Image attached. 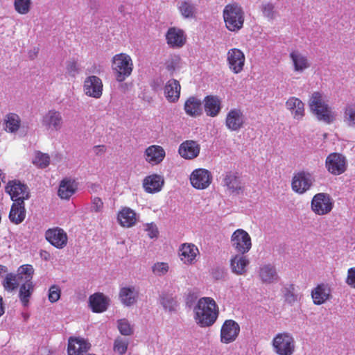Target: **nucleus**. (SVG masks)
<instances>
[{"instance_id":"1","label":"nucleus","mask_w":355,"mask_h":355,"mask_svg":"<svg viewBox=\"0 0 355 355\" xmlns=\"http://www.w3.org/2000/svg\"><path fill=\"white\" fill-rule=\"evenodd\" d=\"M309 106L312 114L319 121L331 124L336 119V112L327 103L324 94L320 92H314L311 94Z\"/></svg>"},{"instance_id":"2","label":"nucleus","mask_w":355,"mask_h":355,"mask_svg":"<svg viewBox=\"0 0 355 355\" xmlns=\"http://www.w3.org/2000/svg\"><path fill=\"white\" fill-rule=\"evenodd\" d=\"M223 18L229 31H238L243 26L244 12L237 3H230L224 8Z\"/></svg>"},{"instance_id":"3","label":"nucleus","mask_w":355,"mask_h":355,"mask_svg":"<svg viewBox=\"0 0 355 355\" xmlns=\"http://www.w3.org/2000/svg\"><path fill=\"white\" fill-rule=\"evenodd\" d=\"M273 352L277 355H293L296 343L293 334L288 331L277 334L272 340Z\"/></svg>"},{"instance_id":"4","label":"nucleus","mask_w":355,"mask_h":355,"mask_svg":"<svg viewBox=\"0 0 355 355\" xmlns=\"http://www.w3.org/2000/svg\"><path fill=\"white\" fill-rule=\"evenodd\" d=\"M112 70L118 82L124 81L130 76L133 70V62L131 57L124 53L116 54L112 58Z\"/></svg>"},{"instance_id":"5","label":"nucleus","mask_w":355,"mask_h":355,"mask_svg":"<svg viewBox=\"0 0 355 355\" xmlns=\"http://www.w3.org/2000/svg\"><path fill=\"white\" fill-rule=\"evenodd\" d=\"M218 315L219 310L215 300L209 297H201V327L212 326Z\"/></svg>"},{"instance_id":"6","label":"nucleus","mask_w":355,"mask_h":355,"mask_svg":"<svg viewBox=\"0 0 355 355\" xmlns=\"http://www.w3.org/2000/svg\"><path fill=\"white\" fill-rule=\"evenodd\" d=\"M315 182L313 173L308 171H300L293 175L291 182V188L298 194H304L309 191Z\"/></svg>"},{"instance_id":"7","label":"nucleus","mask_w":355,"mask_h":355,"mask_svg":"<svg viewBox=\"0 0 355 355\" xmlns=\"http://www.w3.org/2000/svg\"><path fill=\"white\" fill-rule=\"evenodd\" d=\"M231 245L238 253L245 254L252 248L251 237L244 230L238 229L232 234Z\"/></svg>"},{"instance_id":"8","label":"nucleus","mask_w":355,"mask_h":355,"mask_svg":"<svg viewBox=\"0 0 355 355\" xmlns=\"http://www.w3.org/2000/svg\"><path fill=\"white\" fill-rule=\"evenodd\" d=\"M334 202L330 196L325 193L315 194L311 200V209L317 215L329 214L333 209Z\"/></svg>"},{"instance_id":"9","label":"nucleus","mask_w":355,"mask_h":355,"mask_svg":"<svg viewBox=\"0 0 355 355\" xmlns=\"http://www.w3.org/2000/svg\"><path fill=\"white\" fill-rule=\"evenodd\" d=\"M246 117L243 111L239 107L230 109L225 116V124L227 130L239 132L244 127Z\"/></svg>"},{"instance_id":"10","label":"nucleus","mask_w":355,"mask_h":355,"mask_svg":"<svg viewBox=\"0 0 355 355\" xmlns=\"http://www.w3.org/2000/svg\"><path fill=\"white\" fill-rule=\"evenodd\" d=\"M8 193L13 202H24L30 197L28 187L18 180L9 181L6 187Z\"/></svg>"},{"instance_id":"11","label":"nucleus","mask_w":355,"mask_h":355,"mask_svg":"<svg viewBox=\"0 0 355 355\" xmlns=\"http://www.w3.org/2000/svg\"><path fill=\"white\" fill-rule=\"evenodd\" d=\"M347 163V159L344 155L331 153L326 158L325 167L331 174L339 175L346 171Z\"/></svg>"},{"instance_id":"12","label":"nucleus","mask_w":355,"mask_h":355,"mask_svg":"<svg viewBox=\"0 0 355 355\" xmlns=\"http://www.w3.org/2000/svg\"><path fill=\"white\" fill-rule=\"evenodd\" d=\"M226 60L229 69L233 73L238 74L243 70L245 56L241 49L232 48L228 50Z\"/></svg>"},{"instance_id":"13","label":"nucleus","mask_w":355,"mask_h":355,"mask_svg":"<svg viewBox=\"0 0 355 355\" xmlns=\"http://www.w3.org/2000/svg\"><path fill=\"white\" fill-rule=\"evenodd\" d=\"M240 332L239 324L233 320H226L220 329V341L225 344L233 343Z\"/></svg>"},{"instance_id":"14","label":"nucleus","mask_w":355,"mask_h":355,"mask_svg":"<svg viewBox=\"0 0 355 355\" xmlns=\"http://www.w3.org/2000/svg\"><path fill=\"white\" fill-rule=\"evenodd\" d=\"M103 82L96 76H89L85 78L83 83L85 94L94 98H99L103 94Z\"/></svg>"},{"instance_id":"15","label":"nucleus","mask_w":355,"mask_h":355,"mask_svg":"<svg viewBox=\"0 0 355 355\" xmlns=\"http://www.w3.org/2000/svg\"><path fill=\"white\" fill-rule=\"evenodd\" d=\"M293 71L297 73H302L311 67L307 55L299 50H292L289 53Z\"/></svg>"},{"instance_id":"16","label":"nucleus","mask_w":355,"mask_h":355,"mask_svg":"<svg viewBox=\"0 0 355 355\" xmlns=\"http://www.w3.org/2000/svg\"><path fill=\"white\" fill-rule=\"evenodd\" d=\"M166 40L170 47L179 49L186 44L187 35L183 30L176 27H171L166 32Z\"/></svg>"},{"instance_id":"17","label":"nucleus","mask_w":355,"mask_h":355,"mask_svg":"<svg viewBox=\"0 0 355 355\" xmlns=\"http://www.w3.org/2000/svg\"><path fill=\"white\" fill-rule=\"evenodd\" d=\"M45 237L51 245L59 249L63 248L67 243V233L59 227L48 230Z\"/></svg>"},{"instance_id":"18","label":"nucleus","mask_w":355,"mask_h":355,"mask_svg":"<svg viewBox=\"0 0 355 355\" xmlns=\"http://www.w3.org/2000/svg\"><path fill=\"white\" fill-rule=\"evenodd\" d=\"M63 124V119L61 113L55 110H49L42 119V125L47 129L51 130H60Z\"/></svg>"},{"instance_id":"19","label":"nucleus","mask_w":355,"mask_h":355,"mask_svg":"<svg viewBox=\"0 0 355 355\" xmlns=\"http://www.w3.org/2000/svg\"><path fill=\"white\" fill-rule=\"evenodd\" d=\"M166 156V152L163 147L158 145H151L144 151L145 160L152 164L157 165L160 164Z\"/></svg>"},{"instance_id":"20","label":"nucleus","mask_w":355,"mask_h":355,"mask_svg":"<svg viewBox=\"0 0 355 355\" xmlns=\"http://www.w3.org/2000/svg\"><path fill=\"white\" fill-rule=\"evenodd\" d=\"M203 104L205 113L211 117L218 116L222 109L221 98L218 96H207L203 100Z\"/></svg>"},{"instance_id":"21","label":"nucleus","mask_w":355,"mask_h":355,"mask_svg":"<svg viewBox=\"0 0 355 355\" xmlns=\"http://www.w3.org/2000/svg\"><path fill=\"white\" fill-rule=\"evenodd\" d=\"M90 347L89 343L83 338L70 337L68 340V355H84Z\"/></svg>"},{"instance_id":"22","label":"nucleus","mask_w":355,"mask_h":355,"mask_svg":"<svg viewBox=\"0 0 355 355\" xmlns=\"http://www.w3.org/2000/svg\"><path fill=\"white\" fill-rule=\"evenodd\" d=\"M286 107L288 110L293 119L300 121L304 116V104L297 97H290L286 102Z\"/></svg>"},{"instance_id":"23","label":"nucleus","mask_w":355,"mask_h":355,"mask_svg":"<svg viewBox=\"0 0 355 355\" xmlns=\"http://www.w3.org/2000/svg\"><path fill=\"white\" fill-rule=\"evenodd\" d=\"M164 183V179L161 175L153 174L144 178L143 187L146 192L154 193L161 191Z\"/></svg>"},{"instance_id":"24","label":"nucleus","mask_w":355,"mask_h":355,"mask_svg":"<svg viewBox=\"0 0 355 355\" xmlns=\"http://www.w3.org/2000/svg\"><path fill=\"white\" fill-rule=\"evenodd\" d=\"M26 211L24 202H13L9 212L8 218L10 221L15 224H21L26 218Z\"/></svg>"},{"instance_id":"25","label":"nucleus","mask_w":355,"mask_h":355,"mask_svg":"<svg viewBox=\"0 0 355 355\" xmlns=\"http://www.w3.org/2000/svg\"><path fill=\"white\" fill-rule=\"evenodd\" d=\"M181 86L175 79L168 80L164 86V92L166 100L170 103L177 102L180 96Z\"/></svg>"},{"instance_id":"26","label":"nucleus","mask_w":355,"mask_h":355,"mask_svg":"<svg viewBox=\"0 0 355 355\" xmlns=\"http://www.w3.org/2000/svg\"><path fill=\"white\" fill-rule=\"evenodd\" d=\"M139 297V291L135 286H125L120 289L119 297L121 302L130 306L137 302Z\"/></svg>"},{"instance_id":"27","label":"nucleus","mask_w":355,"mask_h":355,"mask_svg":"<svg viewBox=\"0 0 355 355\" xmlns=\"http://www.w3.org/2000/svg\"><path fill=\"white\" fill-rule=\"evenodd\" d=\"M198 249L193 244L183 243L179 248L178 254L181 261L186 264H191L196 259Z\"/></svg>"},{"instance_id":"28","label":"nucleus","mask_w":355,"mask_h":355,"mask_svg":"<svg viewBox=\"0 0 355 355\" xmlns=\"http://www.w3.org/2000/svg\"><path fill=\"white\" fill-rule=\"evenodd\" d=\"M311 296L315 304H322L331 296L330 287L328 284H319L311 291Z\"/></svg>"},{"instance_id":"29","label":"nucleus","mask_w":355,"mask_h":355,"mask_svg":"<svg viewBox=\"0 0 355 355\" xmlns=\"http://www.w3.org/2000/svg\"><path fill=\"white\" fill-rule=\"evenodd\" d=\"M249 259L242 254L234 255L230 259V267L232 272L236 275H244L247 271Z\"/></svg>"},{"instance_id":"30","label":"nucleus","mask_w":355,"mask_h":355,"mask_svg":"<svg viewBox=\"0 0 355 355\" xmlns=\"http://www.w3.org/2000/svg\"><path fill=\"white\" fill-rule=\"evenodd\" d=\"M76 190L77 185L75 181L65 178L60 183L58 194L60 198L68 200Z\"/></svg>"},{"instance_id":"31","label":"nucleus","mask_w":355,"mask_h":355,"mask_svg":"<svg viewBox=\"0 0 355 355\" xmlns=\"http://www.w3.org/2000/svg\"><path fill=\"white\" fill-rule=\"evenodd\" d=\"M89 305L94 313H102L107 309V300L103 293H96L89 299Z\"/></svg>"},{"instance_id":"32","label":"nucleus","mask_w":355,"mask_h":355,"mask_svg":"<svg viewBox=\"0 0 355 355\" xmlns=\"http://www.w3.org/2000/svg\"><path fill=\"white\" fill-rule=\"evenodd\" d=\"M180 155L185 159H193L198 156L199 148L197 144L193 141H186L179 148Z\"/></svg>"},{"instance_id":"33","label":"nucleus","mask_w":355,"mask_h":355,"mask_svg":"<svg viewBox=\"0 0 355 355\" xmlns=\"http://www.w3.org/2000/svg\"><path fill=\"white\" fill-rule=\"evenodd\" d=\"M259 277L264 283H272L278 279L275 267L270 264H264L259 268Z\"/></svg>"},{"instance_id":"34","label":"nucleus","mask_w":355,"mask_h":355,"mask_svg":"<svg viewBox=\"0 0 355 355\" xmlns=\"http://www.w3.org/2000/svg\"><path fill=\"white\" fill-rule=\"evenodd\" d=\"M118 220L122 227H130L136 223L135 212L128 207L121 209L118 214Z\"/></svg>"},{"instance_id":"35","label":"nucleus","mask_w":355,"mask_h":355,"mask_svg":"<svg viewBox=\"0 0 355 355\" xmlns=\"http://www.w3.org/2000/svg\"><path fill=\"white\" fill-rule=\"evenodd\" d=\"M223 184L233 193L239 194L242 189L238 176L232 171L225 174Z\"/></svg>"},{"instance_id":"36","label":"nucleus","mask_w":355,"mask_h":355,"mask_svg":"<svg viewBox=\"0 0 355 355\" xmlns=\"http://www.w3.org/2000/svg\"><path fill=\"white\" fill-rule=\"evenodd\" d=\"M21 125L19 116L15 113H9L5 116L3 125V129L8 132H17Z\"/></svg>"},{"instance_id":"37","label":"nucleus","mask_w":355,"mask_h":355,"mask_svg":"<svg viewBox=\"0 0 355 355\" xmlns=\"http://www.w3.org/2000/svg\"><path fill=\"white\" fill-rule=\"evenodd\" d=\"M34 291L33 282H24L20 288L19 292V299L24 306H27L29 303V300Z\"/></svg>"},{"instance_id":"38","label":"nucleus","mask_w":355,"mask_h":355,"mask_svg":"<svg viewBox=\"0 0 355 355\" xmlns=\"http://www.w3.org/2000/svg\"><path fill=\"white\" fill-rule=\"evenodd\" d=\"M186 304L188 307H193L195 319L197 324L200 323V299L198 292L189 293L186 298Z\"/></svg>"},{"instance_id":"39","label":"nucleus","mask_w":355,"mask_h":355,"mask_svg":"<svg viewBox=\"0 0 355 355\" xmlns=\"http://www.w3.org/2000/svg\"><path fill=\"white\" fill-rule=\"evenodd\" d=\"M18 275L12 272L7 273L1 284L5 291L12 292L16 290L19 285Z\"/></svg>"},{"instance_id":"40","label":"nucleus","mask_w":355,"mask_h":355,"mask_svg":"<svg viewBox=\"0 0 355 355\" xmlns=\"http://www.w3.org/2000/svg\"><path fill=\"white\" fill-rule=\"evenodd\" d=\"M34 268L31 264H24L19 266L17 269L18 278L20 281H24V282H33L32 279L34 275Z\"/></svg>"},{"instance_id":"41","label":"nucleus","mask_w":355,"mask_h":355,"mask_svg":"<svg viewBox=\"0 0 355 355\" xmlns=\"http://www.w3.org/2000/svg\"><path fill=\"white\" fill-rule=\"evenodd\" d=\"M160 302L164 309L168 311H175L178 306V302L173 294L164 292L160 295Z\"/></svg>"},{"instance_id":"42","label":"nucleus","mask_w":355,"mask_h":355,"mask_svg":"<svg viewBox=\"0 0 355 355\" xmlns=\"http://www.w3.org/2000/svg\"><path fill=\"white\" fill-rule=\"evenodd\" d=\"M178 10L184 18H193L196 14V8L190 1H181Z\"/></svg>"},{"instance_id":"43","label":"nucleus","mask_w":355,"mask_h":355,"mask_svg":"<svg viewBox=\"0 0 355 355\" xmlns=\"http://www.w3.org/2000/svg\"><path fill=\"white\" fill-rule=\"evenodd\" d=\"M343 121L347 126L355 128V103H348L345 106Z\"/></svg>"},{"instance_id":"44","label":"nucleus","mask_w":355,"mask_h":355,"mask_svg":"<svg viewBox=\"0 0 355 355\" xmlns=\"http://www.w3.org/2000/svg\"><path fill=\"white\" fill-rule=\"evenodd\" d=\"M184 110L190 116H197L200 113V100L189 97L184 103Z\"/></svg>"},{"instance_id":"45","label":"nucleus","mask_w":355,"mask_h":355,"mask_svg":"<svg viewBox=\"0 0 355 355\" xmlns=\"http://www.w3.org/2000/svg\"><path fill=\"white\" fill-rule=\"evenodd\" d=\"M282 292L284 294V297L285 301L289 304H293L295 302H297L299 299V295L295 291V287L293 284H288L286 285L283 289Z\"/></svg>"},{"instance_id":"46","label":"nucleus","mask_w":355,"mask_h":355,"mask_svg":"<svg viewBox=\"0 0 355 355\" xmlns=\"http://www.w3.org/2000/svg\"><path fill=\"white\" fill-rule=\"evenodd\" d=\"M31 0H15L14 7L16 12L20 15H26L30 12Z\"/></svg>"},{"instance_id":"47","label":"nucleus","mask_w":355,"mask_h":355,"mask_svg":"<svg viewBox=\"0 0 355 355\" xmlns=\"http://www.w3.org/2000/svg\"><path fill=\"white\" fill-rule=\"evenodd\" d=\"M33 163L37 166L39 168H46L50 163V157L46 153L37 152L33 160Z\"/></svg>"},{"instance_id":"48","label":"nucleus","mask_w":355,"mask_h":355,"mask_svg":"<svg viewBox=\"0 0 355 355\" xmlns=\"http://www.w3.org/2000/svg\"><path fill=\"white\" fill-rule=\"evenodd\" d=\"M128 346V340L119 337L114 340V351L120 355H123L127 352Z\"/></svg>"},{"instance_id":"49","label":"nucleus","mask_w":355,"mask_h":355,"mask_svg":"<svg viewBox=\"0 0 355 355\" xmlns=\"http://www.w3.org/2000/svg\"><path fill=\"white\" fill-rule=\"evenodd\" d=\"M118 329L122 335L130 336L133 334L132 327L126 319L118 321Z\"/></svg>"},{"instance_id":"50","label":"nucleus","mask_w":355,"mask_h":355,"mask_svg":"<svg viewBox=\"0 0 355 355\" xmlns=\"http://www.w3.org/2000/svg\"><path fill=\"white\" fill-rule=\"evenodd\" d=\"M61 290L57 285H53L49 288L48 299L51 303H55L60 298Z\"/></svg>"},{"instance_id":"51","label":"nucleus","mask_w":355,"mask_h":355,"mask_svg":"<svg viewBox=\"0 0 355 355\" xmlns=\"http://www.w3.org/2000/svg\"><path fill=\"white\" fill-rule=\"evenodd\" d=\"M212 181L211 173L204 168H201V189H206L209 186Z\"/></svg>"},{"instance_id":"52","label":"nucleus","mask_w":355,"mask_h":355,"mask_svg":"<svg viewBox=\"0 0 355 355\" xmlns=\"http://www.w3.org/2000/svg\"><path fill=\"white\" fill-rule=\"evenodd\" d=\"M227 275V270L223 266H215L211 270V275L216 280L224 279Z\"/></svg>"},{"instance_id":"53","label":"nucleus","mask_w":355,"mask_h":355,"mask_svg":"<svg viewBox=\"0 0 355 355\" xmlns=\"http://www.w3.org/2000/svg\"><path fill=\"white\" fill-rule=\"evenodd\" d=\"M274 8V5L272 3H266L262 5L261 11L264 17L268 19H272L275 15Z\"/></svg>"},{"instance_id":"54","label":"nucleus","mask_w":355,"mask_h":355,"mask_svg":"<svg viewBox=\"0 0 355 355\" xmlns=\"http://www.w3.org/2000/svg\"><path fill=\"white\" fill-rule=\"evenodd\" d=\"M168 270V266L166 263H157L153 267V271L155 275H162Z\"/></svg>"},{"instance_id":"55","label":"nucleus","mask_w":355,"mask_h":355,"mask_svg":"<svg viewBox=\"0 0 355 355\" xmlns=\"http://www.w3.org/2000/svg\"><path fill=\"white\" fill-rule=\"evenodd\" d=\"M67 71L71 76L74 77L78 73V66L76 60H70L67 64Z\"/></svg>"},{"instance_id":"56","label":"nucleus","mask_w":355,"mask_h":355,"mask_svg":"<svg viewBox=\"0 0 355 355\" xmlns=\"http://www.w3.org/2000/svg\"><path fill=\"white\" fill-rule=\"evenodd\" d=\"M190 182L194 188L200 189V168H196L192 172L190 176Z\"/></svg>"},{"instance_id":"57","label":"nucleus","mask_w":355,"mask_h":355,"mask_svg":"<svg viewBox=\"0 0 355 355\" xmlns=\"http://www.w3.org/2000/svg\"><path fill=\"white\" fill-rule=\"evenodd\" d=\"M345 283L351 288H355V267L348 269Z\"/></svg>"},{"instance_id":"58","label":"nucleus","mask_w":355,"mask_h":355,"mask_svg":"<svg viewBox=\"0 0 355 355\" xmlns=\"http://www.w3.org/2000/svg\"><path fill=\"white\" fill-rule=\"evenodd\" d=\"M103 207V202L98 197H95L92 200V211L94 212H99Z\"/></svg>"},{"instance_id":"59","label":"nucleus","mask_w":355,"mask_h":355,"mask_svg":"<svg viewBox=\"0 0 355 355\" xmlns=\"http://www.w3.org/2000/svg\"><path fill=\"white\" fill-rule=\"evenodd\" d=\"M146 231H147L148 236L150 239L157 237L159 232H158L157 228L155 225H153L152 224L150 225H148V227L146 228Z\"/></svg>"},{"instance_id":"60","label":"nucleus","mask_w":355,"mask_h":355,"mask_svg":"<svg viewBox=\"0 0 355 355\" xmlns=\"http://www.w3.org/2000/svg\"><path fill=\"white\" fill-rule=\"evenodd\" d=\"M107 148L105 145H97L94 147V152L98 156L104 154Z\"/></svg>"},{"instance_id":"61","label":"nucleus","mask_w":355,"mask_h":355,"mask_svg":"<svg viewBox=\"0 0 355 355\" xmlns=\"http://www.w3.org/2000/svg\"><path fill=\"white\" fill-rule=\"evenodd\" d=\"M39 52L38 48H34L33 50H31L28 53V56L31 60H34L35 58H37V54Z\"/></svg>"},{"instance_id":"62","label":"nucleus","mask_w":355,"mask_h":355,"mask_svg":"<svg viewBox=\"0 0 355 355\" xmlns=\"http://www.w3.org/2000/svg\"><path fill=\"white\" fill-rule=\"evenodd\" d=\"M5 313V308L3 306V298L0 296V317Z\"/></svg>"},{"instance_id":"63","label":"nucleus","mask_w":355,"mask_h":355,"mask_svg":"<svg viewBox=\"0 0 355 355\" xmlns=\"http://www.w3.org/2000/svg\"><path fill=\"white\" fill-rule=\"evenodd\" d=\"M8 272V268L3 265H0V275Z\"/></svg>"},{"instance_id":"64","label":"nucleus","mask_w":355,"mask_h":355,"mask_svg":"<svg viewBox=\"0 0 355 355\" xmlns=\"http://www.w3.org/2000/svg\"><path fill=\"white\" fill-rule=\"evenodd\" d=\"M44 254H44V259H48V257H49V253H48L47 252H46V251H44Z\"/></svg>"}]
</instances>
